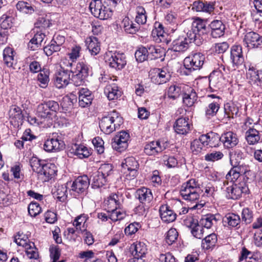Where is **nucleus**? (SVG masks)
<instances>
[{
	"mask_svg": "<svg viewBox=\"0 0 262 262\" xmlns=\"http://www.w3.org/2000/svg\"><path fill=\"white\" fill-rule=\"evenodd\" d=\"M201 184L196 179H191L183 184L180 194L185 200L196 203L194 207L198 206L197 202L200 196L210 197L213 196L215 191V187L211 184H208L205 188V192L201 188Z\"/></svg>",
	"mask_w": 262,
	"mask_h": 262,
	"instance_id": "nucleus-1",
	"label": "nucleus"
},
{
	"mask_svg": "<svg viewBox=\"0 0 262 262\" xmlns=\"http://www.w3.org/2000/svg\"><path fill=\"white\" fill-rule=\"evenodd\" d=\"M30 165L33 170L37 172L45 182L51 179L57 171L54 164L47 163L37 158L32 159L30 161Z\"/></svg>",
	"mask_w": 262,
	"mask_h": 262,
	"instance_id": "nucleus-2",
	"label": "nucleus"
},
{
	"mask_svg": "<svg viewBox=\"0 0 262 262\" xmlns=\"http://www.w3.org/2000/svg\"><path fill=\"white\" fill-rule=\"evenodd\" d=\"M123 123V119L119 113L113 111L107 116L102 118L99 122L101 130L105 134H110Z\"/></svg>",
	"mask_w": 262,
	"mask_h": 262,
	"instance_id": "nucleus-3",
	"label": "nucleus"
},
{
	"mask_svg": "<svg viewBox=\"0 0 262 262\" xmlns=\"http://www.w3.org/2000/svg\"><path fill=\"white\" fill-rule=\"evenodd\" d=\"M113 173V167L111 164H102L92 176V187L99 188L104 186L111 179Z\"/></svg>",
	"mask_w": 262,
	"mask_h": 262,
	"instance_id": "nucleus-4",
	"label": "nucleus"
},
{
	"mask_svg": "<svg viewBox=\"0 0 262 262\" xmlns=\"http://www.w3.org/2000/svg\"><path fill=\"white\" fill-rule=\"evenodd\" d=\"M206 31L205 23L201 19L198 18L192 23L191 30L187 32V36L191 41H193L195 45L200 46L204 40L202 35Z\"/></svg>",
	"mask_w": 262,
	"mask_h": 262,
	"instance_id": "nucleus-5",
	"label": "nucleus"
},
{
	"mask_svg": "<svg viewBox=\"0 0 262 262\" xmlns=\"http://www.w3.org/2000/svg\"><path fill=\"white\" fill-rule=\"evenodd\" d=\"M59 110V105L57 102L49 100L39 104L37 107V115L43 121L52 119L55 116L56 113Z\"/></svg>",
	"mask_w": 262,
	"mask_h": 262,
	"instance_id": "nucleus-6",
	"label": "nucleus"
},
{
	"mask_svg": "<svg viewBox=\"0 0 262 262\" xmlns=\"http://www.w3.org/2000/svg\"><path fill=\"white\" fill-rule=\"evenodd\" d=\"M89 7L92 14L100 19H107L113 15L112 9L103 4L101 0H93Z\"/></svg>",
	"mask_w": 262,
	"mask_h": 262,
	"instance_id": "nucleus-7",
	"label": "nucleus"
},
{
	"mask_svg": "<svg viewBox=\"0 0 262 262\" xmlns=\"http://www.w3.org/2000/svg\"><path fill=\"white\" fill-rule=\"evenodd\" d=\"M14 241L16 244L24 247L27 256L30 258L37 259L38 253L35 248L34 243L30 242L25 235L20 234L19 233L15 236Z\"/></svg>",
	"mask_w": 262,
	"mask_h": 262,
	"instance_id": "nucleus-8",
	"label": "nucleus"
},
{
	"mask_svg": "<svg viewBox=\"0 0 262 262\" xmlns=\"http://www.w3.org/2000/svg\"><path fill=\"white\" fill-rule=\"evenodd\" d=\"M243 155V153L239 149L232 150L229 152L230 163L232 166V167L226 176L227 180L235 183L240 177L241 175L234 167L233 163L234 161H237L238 159H242Z\"/></svg>",
	"mask_w": 262,
	"mask_h": 262,
	"instance_id": "nucleus-9",
	"label": "nucleus"
},
{
	"mask_svg": "<svg viewBox=\"0 0 262 262\" xmlns=\"http://www.w3.org/2000/svg\"><path fill=\"white\" fill-rule=\"evenodd\" d=\"M248 191L246 182L235 183L226 188V195L229 199L237 200L242 196L243 193H247Z\"/></svg>",
	"mask_w": 262,
	"mask_h": 262,
	"instance_id": "nucleus-10",
	"label": "nucleus"
},
{
	"mask_svg": "<svg viewBox=\"0 0 262 262\" xmlns=\"http://www.w3.org/2000/svg\"><path fill=\"white\" fill-rule=\"evenodd\" d=\"M130 138L129 134L126 131L118 133L112 139L113 148L119 152L125 150L128 147V141Z\"/></svg>",
	"mask_w": 262,
	"mask_h": 262,
	"instance_id": "nucleus-11",
	"label": "nucleus"
},
{
	"mask_svg": "<svg viewBox=\"0 0 262 262\" xmlns=\"http://www.w3.org/2000/svg\"><path fill=\"white\" fill-rule=\"evenodd\" d=\"M74 69H71L70 71L72 73L71 80L74 84L76 86H80L84 83V79L86 77L89 73L88 67H73Z\"/></svg>",
	"mask_w": 262,
	"mask_h": 262,
	"instance_id": "nucleus-12",
	"label": "nucleus"
},
{
	"mask_svg": "<svg viewBox=\"0 0 262 262\" xmlns=\"http://www.w3.org/2000/svg\"><path fill=\"white\" fill-rule=\"evenodd\" d=\"M106 64L109 66H125L126 64V57L123 53L106 52L104 56Z\"/></svg>",
	"mask_w": 262,
	"mask_h": 262,
	"instance_id": "nucleus-13",
	"label": "nucleus"
},
{
	"mask_svg": "<svg viewBox=\"0 0 262 262\" xmlns=\"http://www.w3.org/2000/svg\"><path fill=\"white\" fill-rule=\"evenodd\" d=\"M184 223L186 226L191 229V233L194 237L199 239H201L203 237L204 228L199 224L196 219L190 216L184 220Z\"/></svg>",
	"mask_w": 262,
	"mask_h": 262,
	"instance_id": "nucleus-14",
	"label": "nucleus"
},
{
	"mask_svg": "<svg viewBox=\"0 0 262 262\" xmlns=\"http://www.w3.org/2000/svg\"><path fill=\"white\" fill-rule=\"evenodd\" d=\"M70 79V71L64 70L61 67L60 69L55 74L54 85L58 89H63L68 85Z\"/></svg>",
	"mask_w": 262,
	"mask_h": 262,
	"instance_id": "nucleus-15",
	"label": "nucleus"
},
{
	"mask_svg": "<svg viewBox=\"0 0 262 262\" xmlns=\"http://www.w3.org/2000/svg\"><path fill=\"white\" fill-rule=\"evenodd\" d=\"M243 41L249 49L262 47V36L254 32H247L245 35Z\"/></svg>",
	"mask_w": 262,
	"mask_h": 262,
	"instance_id": "nucleus-16",
	"label": "nucleus"
},
{
	"mask_svg": "<svg viewBox=\"0 0 262 262\" xmlns=\"http://www.w3.org/2000/svg\"><path fill=\"white\" fill-rule=\"evenodd\" d=\"M165 143L159 140L153 141L146 144L144 152L149 156H156L165 150Z\"/></svg>",
	"mask_w": 262,
	"mask_h": 262,
	"instance_id": "nucleus-17",
	"label": "nucleus"
},
{
	"mask_svg": "<svg viewBox=\"0 0 262 262\" xmlns=\"http://www.w3.org/2000/svg\"><path fill=\"white\" fill-rule=\"evenodd\" d=\"M151 81L156 84L165 83L169 79V75L163 69L154 68L149 72Z\"/></svg>",
	"mask_w": 262,
	"mask_h": 262,
	"instance_id": "nucleus-18",
	"label": "nucleus"
},
{
	"mask_svg": "<svg viewBox=\"0 0 262 262\" xmlns=\"http://www.w3.org/2000/svg\"><path fill=\"white\" fill-rule=\"evenodd\" d=\"M90 180L87 176L78 177L71 185V190L78 193H83L89 187Z\"/></svg>",
	"mask_w": 262,
	"mask_h": 262,
	"instance_id": "nucleus-19",
	"label": "nucleus"
},
{
	"mask_svg": "<svg viewBox=\"0 0 262 262\" xmlns=\"http://www.w3.org/2000/svg\"><path fill=\"white\" fill-rule=\"evenodd\" d=\"M122 195L117 193H112L104 201V205L108 212L115 210L121 206Z\"/></svg>",
	"mask_w": 262,
	"mask_h": 262,
	"instance_id": "nucleus-20",
	"label": "nucleus"
},
{
	"mask_svg": "<svg viewBox=\"0 0 262 262\" xmlns=\"http://www.w3.org/2000/svg\"><path fill=\"white\" fill-rule=\"evenodd\" d=\"M192 42L193 41H191L187 37V35L185 36H179L173 41L171 50L174 52H184L189 48V44Z\"/></svg>",
	"mask_w": 262,
	"mask_h": 262,
	"instance_id": "nucleus-21",
	"label": "nucleus"
},
{
	"mask_svg": "<svg viewBox=\"0 0 262 262\" xmlns=\"http://www.w3.org/2000/svg\"><path fill=\"white\" fill-rule=\"evenodd\" d=\"M188 118H179L176 121L173 128L175 132L180 135H186L190 129Z\"/></svg>",
	"mask_w": 262,
	"mask_h": 262,
	"instance_id": "nucleus-22",
	"label": "nucleus"
},
{
	"mask_svg": "<svg viewBox=\"0 0 262 262\" xmlns=\"http://www.w3.org/2000/svg\"><path fill=\"white\" fill-rule=\"evenodd\" d=\"M152 35L157 42L168 43V34L164 31L163 25L159 23L155 24V29L152 31Z\"/></svg>",
	"mask_w": 262,
	"mask_h": 262,
	"instance_id": "nucleus-23",
	"label": "nucleus"
},
{
	"mask_svg": "<svg viewBox=\"0 0 262 262\" xmlns=\"http://www.w3.org/2000/svg\"><path fill=\"white\" fill-rule=\"evenodd\" d=\"M135 196L141 203L145 205L149 204L153 199L151 190L144 187L137 190Z\"/></svg>",
	"mask_w": 262,
	"mask_h": 262,
	"instance_id": "nucleus-24",
	"label": "nucleus"
},
{
	"mask_svg": "<svg viewBox=\"0 0 262 262\" xmlns=\"http://www.w3.org/2000/svg\"><path fill=\"white\" fill-rule=\"evenodd\" d=\"M125 162L122 163L123 168L127 169L129 171V175L133 178L135 177L138 174L139 164L134 157H127L124 160Z\"/></svg>",
	"mask_w": 262,
	"mask_h": 262,
	"instance_id": "nucleus-25",
	"label": "nucleus"
},
{
	"mask_svg": "<svg viewBox=\"0 0 262 262\" xmlns=\"http://www.w3.org/2000/svg\"><path fill=\"white\" fill-rule=\"evenodd\" d=\"M79 106L81 107H88L92 103L93 97L91 91L87 88H80L78 91Z\"/></svg>",
	"mask_w": 262,
	"mask_h": 262,
	"instance_id": "nucleus-26",
	"label": "nucleus"
},
{
	"mask_svg": "<svg viewBox=\"0 0 262 262\" xmlns=\"http://www.w3.org/2000/svg\"><path fill=\"white\" fill-rule=\"evenodd\" d=\"M159 212L161 220L166 223H171L176 219V213L167 205H162Z\"/></svg>",
	"mask_w": 262,
	"mask_h": 262,
	"instance_id": "nucleus-27",
	"label": "nucleus"
},
{
	"mask_svg": "<svg viewBox=\"0 0 262 262\" xmlns=\"http://www.w3.org/2000/svg\"><path fill=\"white\" fill-rule=\"evenodd\" d=\"M221 140L226 148H233L238 143L237 135L232 132H228L223 134L221 137Z\"/></svg>",
	"mask_w": 262,
	"mask_h": 262,
	"instance_id": "nucleus-28",
	"label": "nucleus"
},
{
	"mask_svg": "<svg viewBox=\"0 0 262 262\" xmlns=\"http://www.w3.org/2000/svg\"><path fill=\"white\" fill-rule=\"evenodd\" d=\"M146 246L143 243L136 242L133 244L130 247L132 254L137 259H142L147 253Z\"/></svg>",
	"mask_w": 262,
	"mask_h": 262,
	"instance_id": "nucleus-29",
	"label": "nucleus"
},
{
	"mask_svg": "<svg viewBox=\"0 0 262 262\" xmlns=\"http://www.w3.org/2000/svg\"><path fill=\"white\" fill-rule=\"evenodd\" d=\"M231 59L233 64L242 65L244 61L242 48L240 45L233 46L230 51Z\"/></svg>",
	"mask_w": 262,
	"mask_h": 262,
	"instance_id": "nucleus-30",
	"label": "nucleus"
},
{
	"mask_svg": "<svg viewBox=\"0 0 262 262\" xmlns=\"http://www.w3.org/2000/svg\"><path fill=\"white\" fill-rule=\"evenodd\" d=\"M206 137L201 135L198 139L194 140L191 143L190 149L194 155H198L206 150Z\"/></svg>",
	"mask_w": 262,
	"mask_h": 262,
	"instance_id": "nucleus-31",
	"label": "nucleus"
},
{
	"mask_svg": "<svg viewBox=\"0 0 262 262\" xmlns=\"http://www.w3.org/2000/svg\"><path fill=\"white\" fill-rule=\"evenodd\" d=\"M211 28V35L213 38H218L222 36L225 33V26L219 20L212 21L210 24Z\"/></svg>",
	"mask_w": 262,
	"mask_h": 262,
	"instance_id": "nucleus-32",
	"label": "nucleus"
},
{
	"mask_svg": "<svg viewBox=\"0 0 262 262\" xmlns=\"http://www.w3.org/2000/svg\"><path fill=\"white\" fill-rule=\"evenodd\" d=\"M205 58L201 53H196L186 57L184 60L183 66H203Z\"/></svg>",
	"mask_w": 262,
	"mask_h": 262,
	"instance_id": "nucleus-33",
	"label": "nucleus"
},
{
	"mask_svg": "<svg viewBox=\"0 0 262 262\" xmlns=\"http://www.w3.org/2000/svg\"><path fill=\"white\" fill-rule=\"evenodd\" d=\"M241 218L238 214L229 213L223 218V224L229 228L236 227L241 223Z\"/></svg>",
	"mask_w": 262,
	"mask_h": 262,
	"instance_id": "nucleus-34",
	"label": "nucleus"
},
{
	"mask_svg": "<svg viewBox=\"0 0 262 262\" xmlns=\"http://www.w3.org/2000/svg\"><path fill=\"white\" fill-rule=\"evenodd\" d=\"M89 52L93 55H96L100 51V43L97 37L93 36L87 37L85 41Z\"/></svg>",
	"mask_w": 262,
	"mask_h": 262,
	"instance_id": "nucleus-35",
	"label": "nucleus"
},
{
	"mask_svg": "<svg viewBox=\"0 0 262 262\" xmlns=\"http://www.w3.org/2000/svg\"><path fill=\"white\" fill-rule=\"evenodd\" d=\"M9 116L11 122L17 123L18 124L22 123L24 115L19 107L16 105L11 106L9 111Z\"/></svg>",
	"mask_w": 262,
	"mask_h": 262,
	"instance_id": "nucleus-36",
	"label": "nucleus"
},
{
	"mask_svg": "<svg viewBox=\"0 0 262 262\" xmlns=\"http://www.w3.org/2000/svg\"><path fill=\"white\" fill-rule=\"evenodd\" d=\"M198 96L196 92L191 88H189L187 91L183 95V103L187 107H191L196 102Z\"/></svg>",
	"mask_w": 262,
	"mask_h": 262,
	"instance_id": "nucleus-37",
	"label": "nucleus"
},
{
	"mask_svg": "<svg viewBox=\"0 0 262 262\" xmlns=\"http://www.w3.org/2000/svg\"><path fill=\"white\" fill-rule=\"evenodd\" d=\"M36 32L33 38L28 43V47L32 50H35L36 48L41 46L46 35L45 32L35 30Z\"/></svg>",
	"mask_w": 262,
	"mask_h": 262,
	"instance_id": "nucleus-38",
	"label": "nucleus"
},
{
	"mask_svg": "<svg viewBox=\"0 0 262 262\" xmlns=\"http://www.w3.org/2000/svg\"><path fill=\"white\" fill-rule=\"evenodd\" d=\"M104 93L109 100L117 99L121 95L117 84L113 83L108 84L104 89Z\"/></svg>",
	"mask_w": 262,
	"mask_h": 262,
	"instance_id": "nucleus-39",
	"label": "nucleus"
},
{
	"mask_svg": "<svg viewBox=\"0 0 262 262\" xmlns=\"http://www.w3.org/2000/svg\"><path fill=\"white\" fill-rule=\"evenodd\" d=\"M260 138L259 132L256 129L250 127L246 132V139L250 145L257 144L260 141Z\"/></svg>",
	"mask_w": 262,
	"mask_h": 262,
	"instance_id": "nucleus-40",
	"label": "nucleus"
},
{
	"mask_svg": "<svg viewBox=\"0 0 262 262\" xmlns=\"http://www.w3.org/2000/svg\"><path fill=\"white\" fill-rule=\"evenodd\" d=\"M121 26L127 33L132 34L136 33L140 28L138 24L134 23L128 17H125L122 20Z\"/></svg>",
	"mask_w": 262,
	"mask_h": 262,
	"instance_id": "nucleus-41",
	"label": "nucleus"
},
{
	"mask_svg": "<svg viewBox=\"0 0 262 262\" xmlns=\"http://www.w3.org/2000/svg\"><path fill=\"white\" fill-rule=\"evenodd\" d=\"M73 153L80 159L89 157L91 154L89 149L83 145L75 144L73 147Z\"/></svg>",
	"mask_w": 262,
	"mask_h": 262,
	"instance_id": "nucleus-42",
	"label": "nucleus"
},
{
	"mask_svg": "<svg viewBox=\"0 0 262 262\" xmlns=\"http://www.w3.org/2000/svg\"><path fill=\"white\" fill-rule=\"evenodd\" d=\"M217 236L215 233L206 236L202 241V247L204 249H209L214 247L217 242Z\"/></svg>",
	"mask_w": 262,
	"mask_h": 262,
	"instance_id": "nucleus-43",
	"label": "nucleus"
},
{
	"mask_svg": "<svg viewBox=\"0 0 262 262\" xmlns=\"http://www.w3.org/2000/svg\"><path fill=\"white\" fill-rule=\"evenodd\" d=\"M88 219V215L81 214L75 217L73 221V225L77 229L81 231L85 230L86 228L85 224Z\"/></svg>",
	"mask_w": 262,
	"mask_h": 262,
	"instance_id": "nucleus-44",
	"label": "nucleus"
},
{
	"mask_svg": "<svg viewBox=\"0 0 262 262\" xmlns=\"http://www.w3.org/2000/svg\"><path fill=\"white\" fill-rule=\"evenodd\" d=\"M206 137V142L205 143L206 146L209 145L210 147H216L219 146L220 142H221V137L213 133H210L206 135H203Z\"/></svg>",
	"mask_w": 262,
	"mask_h": 262,
	"instance_id": "nucleus-45",
	"label": "nucleus"
},
{
	"mask_svg": "<svg viewBox=\"0 0 262 262\" xmlns=\"http://www.w3.org/2000/svg\"><path fill=\"white\" fill-rule=\"evenodd\" d=\"M50 20L48 18L44 16L39 17L34 24V30H39V31L44 32L47 28L50 27Z\"/></svg>",
	"mask_w": 262,
	"mask_h": 262,
	"instance_id": "nucleus-46",
	"label": "nucleus"
},
{
	"mask_svg": "<svg viewBox=\"0 0 262 262\" xmlns=\"http://www.w3.org/2000/svg\"><path fill=\"white\" fill-rule=\"evenodd\" d=\"M137 15L136 17V22L139 25H143L146 23L147 15L145 9L142 6H137L136 7Z\"/></svg>",
	"mask_w": 262,
	"mask_h": 262,
	"instance_id": "nucleus-47",
	"label": "nucleus"
},
{
	"mask_svg": "<svg viewBox=\"0 0 262 262\" xmlns=\"http://www.w3.org/2000/svg\"><path fill=\"white\" fill-rule=\"evenodd\" d=\"M217 221L216 216L213 214H208L202 218L200 221V224L204 228H210Z\"/></svg>",
	"mask_w": 262,
	"mask_h": 262,
	"instance_id": "nucleus-48",
	"label": "nucleus"
},
{
	"mask_svg": "<svg viewBox=\"0 0 262 262\" xmlns=\"http://www.w3.org/2000/svg\"><path fill=\"white\" fill-rule=\"evenodd\" d=\"M14 50L10 47L6 48L4 49L3 51V58L5 64H10V66H12L16 63L14 62Z\"/></svg>",
	"mask_w": 262,
	"mask_h": 262,
	"instance_id": "nucleus-49",
	"label": "nucleus"
},
{
	"mask_svg": "<svg viewBox=\"0 0 262 262\" xmlns=\"http://www.w3.org/2000/svg\"><path fill=\"white\" fill-rule=\"evenodd\" d=\"M220 108L219 102L213 101L209 103L205 110V115L207 117L210 118L215 116Z\"/></svg>",
	"mask_w": 262,
	"mask_h": 262,
	"instance_id": "nucleus-50",
	"label": "nucleus"
},
{
	"mask_svg": "<svg viewBox=\"0 0 262 262\" xmlns=\"http://www.w3.org/2000/svg\"><path fill=\"white\" fill-rule=\"evenodd\" d=\"M261 71L256 70L254 67H249L246 75L247 78L251 81L259 82L260 79L259 75L261 74Z\"/></svg>",
	"mask_w": 262,
	"mask_h": 262,
	"instance_id": "nucleus-51",
	"label": "nucleus"
},
{
	"mask_svg": "<svg viewBox=\"0 0 262 262\" xmlns=\"http://www.w3.org/2000/svg\"><path fill=\"white\" fill-rule=\"evenodd\" d=\"M60 50V47L59 44H57L54 40H51L50 45L43 48L44 52L48 56L52 55L54 52H57Z\"/></svg>",
	"mask_w": 262,
	"mask_h": 262,
	"instance_id": "nucleus-52",
	"label": "nucleus"
},
{
	"mask_svg": "<svg viewBox=\"0 0 262 262\" xmlns=\"http://www.w3.org/2000/svg\"><path fill=\"white\" fill-rule=\"evenodd\" d=\"M225 112L228 118H233L234 115L237 116L238 107L233 103H227L225 105Z\"/></svg>",
	"mask_w": 262,
	"mask_h": 262,
	"instance_id": "nucleus-53",
	"label": "nucleus"
},
{
	"mask_svg": "<svg viewBox=\"0 0 262 262\" xmlns=\"http://www.w3.org/2000/svg\"><path fill=\"white\" fill-rule=\"evenodd\" d=\"M224 154L220 151H212L205 156V160L208 162H214L222 159Z\"/></svg>",
	"mask_w": 262,
	"mask_h": 262,
	"instance_id": "nucleus-54",
	"label": "nucleus"
},
{
	"mask_svg": "<svg viewBox=\"0 0 262 262\" xmlns=\"http://www.w3.org/2000/svg\"><path fill=\"white\" fill-rule=\"evenodd\" d=\"M147 49L146 47H141L135 52V56L138 62H142L147 59Z\"/></svg>",
	"mask_w": 262,
	"mask_h": 262,
	"instance_id": "nucleus-55",
	"label": "nucleus"
},
{
	"mask_svg": "<svg viewBox=\"0 0 262 262\" xmlns=\"http://www.w3.org/2000/svg\"><path fill=\"white\" fill-rule=\"evenodd\" d=\"M182 86L176 85H171L167 92V96L169 98L176 99L178 98L181 93Z\"/></svg>",
	"mask_w": 262,
	"mask_h": 262,
	"instance_id": "nucleus-56",
	"label": "nucleus"
},
{
	"mask_svg": "<svg viewBox=\"0 0 262 262\" xmlns=\"http://www.w3.org/2000/svg\"><path fill=\"white\" fill-rule=\"evenodd\" d=\"M12 17L4 14L0 17V27L4 30L10 28L12 26Z\"/></svg>",
	"mask_w": 262,
	"mask_h": 262,
	"instance_id": "nucleus-57",
	"label": "nucleus"
},
{
	"mask_svg": "<svg viewBox=\"0 0 262 262\" xmlns=\"http://www.w3.org/2000/svg\"><path fill=\"white\" fill-rule=\"evenodd\" d=\"M109 212H111L110 218L114 222L122 220L126 215L125 212L122 210L120 207L117 208V209H115V210L111 211Z\"/></svg>",
	"mask_w": 262,
	"mask_h": 262,
	"instance_id": "nucleus-58",
	"label": "nucleus"
},
{
	"mask_svg": "<svg viewBox=\"0 0 262 262\" xmlns=\"http://www.w3.org/2000/svg\"><path fill=\"white\" fill-rule=\"evenodd\" d=\"M16 7L17 9L25 13H31L34 11L33 7L27 2L24 1L18 2Z\"/></svg>",
	"mask_w": 262,
	"mask_h": 262,
	"instance_id": "nucleus-59",
	"label": "nucleus"
},
{
	"mask_svg": "<svg viewBox=\"0 0 262 262\" xmlns=\"http://www.w3.org/2000/svg\"><path fill=\"white\" fill-rule=\"evenodd\" d=\"M29 214L33 217H35L39 214L41 211V207L38 203L36 202H31L28 207Z\"/></svg>",
	"mask_w": 262,
	"mask_h": 262,
	"instance_id": "nucleus-60",
	"label": "nucleus"
},
{
	"mask_svg": "<svg viewBox=\"0 0 262 262\" xmlns=\"http://www.w3.org/2000/svg\"><path fill=\"white\" fill-rule=\"evenodd\" d=\"M49 70L46 68H43L38 75V80L43 85L41 86L43 88L46 86L49 81Z\"/></svg>",
	"mask_w": 262,
	"mask_h": 262,
	"instance_id": "nucleus-61",
	"label": "nucleus"
},
{
	"mask_svg": "<svg viewBox=\"0 0 262 262\" xmlns=\"http://www.w3.org/2000/svg\"><path fill=\"white\" fill-rule=\"evenodd\" d=\"M178 232L174 228L170 229L167 232L166 242L168 245H171L177 239Z\"/></svg>",
	"mask_w": 262,
	"mask_h": 262,
	"instance_id": "nucleus-62",
	"label": "nucleus"
},
{
	"mask_svg": "<svg viewBox=\"0 0 262 262\" xmlns=\"http://www.w3.org/2000/svg\"><path fill=\"white\" fill-rule=\"evenodd\" d=\"M92 143L99 154H102L104 152V142L101 138L99 137L94 138L92 140Z\"/></svg>",
	"mask_w": 262,
	"mask_h": 262,
	"instance_id": "nucleus-63",
	"label": "nucleus"
},
{
	"mask_svg": "<svg viewBox=\"0 0 262 262\" xmlns=\"http://www.w3.org/2000/svg\"><path fill=\"white\" fill-rule=\"evenodd\" d=\"M53 152L58 151L63 148L64 144L61 140L57 138H51Z\"/></svg>",
	"mask_w": 262,
	"mask_h": 262,
	"instance_id": "nucleus-64",
	"label": "nucleus"
}]
</instances>
